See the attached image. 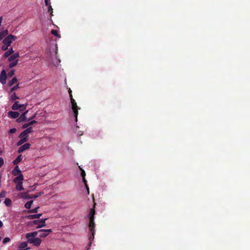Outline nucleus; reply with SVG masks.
I'll list each match as a JSON object with an SVG mask.
<instances>
[{"mask_svg": "<svg viewBox=\"0 0 250 250\" xmlns=\"http://www.w3.org/2000/svg\"><path fill=\"white\" fill-rule=\"evenodd\" d=\"M18 59L10 62V63L9 64V68H12L15 66H16L18 64Z\"/></svg>", "mask_w": 250, "mask_h": 250, "instance_id": "nucleus-23", "label": "nucleus"}, {"mask_svg": "<svg viewBox=\"0 0 250 250\" xmlns=\"http://www.w3.org/2000/svg\"><path fill=\"white\" fill-rule=\"evenodd\" d=\"M95 211L94 208H92L90 210L89 213V228H94L95 224L94 222V216L95 215Z\"/></svg>", "mask_w": 250, "mask_h": 250, "instance_id": "nucleus-4", "label": "nucleus"}, {"mask_svg": "<svg viewBox=\"0 0 250 250\" xmlns=\"http://www.w3.org/2000/svg\"><path fill=\"white\" fill-rule=\"evenodd\" d=\"M20 197L23 199H29L32 198V196L28 194V192H21L19 194Z\"/></svg>", "mask_w": 250, "mask_h": 250, "instance_id": "nucleus-13", "label": "nucleus"}, {"mask_svg": "<svg viewBox=\"0 0 250 250\" xmlns=\"http://www.w3.org/2000/svg\"><path fill=\"white\" fill-rule=\"evenodd\" d=\"M38 232L41 233L39 235L41 237H45L48 235V233L51 232V229H40Z\"/></svg>", "mask_w": 250, "mask_h": 250, "instance_id": "nucleus-9", "label": "nucleus"}, {"mask_svg": "<svg viewBox=\"0 0 250 250\" xmlns=\"http://www.w3.org/2000/svg\"><path fill=\"white\" fill-rule=\"evenodd\" d=\"M19 84H17L16 85L13 86L11 88L10 91L12 92V91H15V90H17V89H18L19 88Z\"/></svg>", "mask_w": 250, "mask_h": 250, "instance_id": "nucleus-35", "label": "nucleus"}, {"mask_svg": "<svg viewBox=\"0 0 250 250\" xmlns=\"http://www.w3.org/2000/svg\"><path fill=\"white\" fill-rule=\"evenodd\" d=\"M16 189L18 191H21L24 190V188L22 186V183H20L16 185Z\"/></svg>", "mask_w": 250, "mask_h": 250, "instance_id": "nucleus-25", "label": "nucleus"}, {"mask_svg": "<svg viewBox=\"0 0 250 250\" xmlns=\"http://www.w3.org/2000/svg\"><path fill=\"white\" fill-rule=\"evenodd\" d=\"M27 104H20L19 102H16L12 105V109L13 110L19 109L20 111H23L26 109Z\"/></svg>", "mask_w": 250, "mask_h": 250, "instance_id": "nucleus-3", "label": "nucleus"}, {"mask_svg": "<svg viewBox=\"0 0 250 250\" xmlns=\"http://www.w3.org/2000/svg\"><path fill=\"white\" fill-rule=\"evenodd\" d=\"M16 39V37L12 35H10L3 40V43L10 46L12 42Z\"/></svg>", "mask_w": 250, "mask_h": 250, "instance_id": "nucleus-5", "label": "nucleus"}, {"mask_svg": "<svg viewBox=\"0 0 250 250\" xmlns=\"http://www.w3.org/2000/svg\"><path fill=\"white\" fill-rule=\"evenodd\" d=\"M21 171L18 166H16L13 171V174L14 175H18L21 173Z\"/></svg>", "mask_w": 250, "mask_h": 250, "instance_id": "nucleus-22", "label": "nucleus"}, {"mask_svg": "<svg viewBox=\"0 0 250 250\" xmlns=\"http://www.w3.org/2000/svg\"><path fill=\"white\" fill-rule=\"evenodd\" d=\"M52 10H53V9H52L51 6L50 5H49V7H48V12L52 13Z\"/></svg>", "mask_w": 250, "mask_h": 250, "instance_id": "nucleus-44", "label": "nucleus"}, {"mask_svg": "<svg viewBox=\"0 0 250 250\" xmlns=\"http://www.w3.org/2000/svg\"><path fill=\"white\" fill-rule=\"evenodd\" d=\"M18 80L17 79L16 77H14L10 82L9 83V85L12 86L14 83H16L17 82Z\"/></svg>", "mask_w": 250, "mask_h": 250, "instance_id": "nucleus-26", "label": "nucleus"}, {"mask_svg": "<svg viewBox=\"0 0 250 250\" xmlns=\"http://www.w3.org/2000/svg\"><path fill=\"white\" fill-rule=\"evenodd\" d=\"M33 201L32 200L27 202L24 205L25 208L27 209L30 208L31 207L32 204H33Z\"/></svg>", "mask_w": 250, "mask_h": 250, "instance_id": "nucleus-27", "label": "nucleus"}, {"mask_svg": "<svg viewBox=\"0 0 250 250\" xmlns=\"http://www.w3.org/2000/svg\"><path fill=\"white\" fill-rule=\"evenodd\" d=\"M44 1H45V5L46 6H48V0H44Z\"/></svg>", "mask_w": 250, "mask_h": 250, "instance_id": "nucleus-47", "label": "nucleus"}, {"mask_svg": "<svg viewBox=\"0 0 250 250\" xmlns=\"http://www.w3.org/2000/svg\"><path fill=\"white\" fill-rule=\"evenodd\" d=\"M6 78V72L4 70H2L0 74V83L3 84H5Z\"/></svg>", "mask_w": 250, "mask_h": 250, "instance_id": "nucleus-8", "label": "nucleus"}, {"mask_svg": "<svg viewBox=\"0 0 250 250\" xmlns=\"http://www.w3.org/2000/svg\"><path fill=\"white\" fill-rule=\"evenodd\" d=\"M28 110L25 111L24 113H23L21 116L17 119V122L18 123L22 122H25L27 120V118L26 114L28 112Z\"/></svg>", "mask_w": 250, "mask_h": 250, "instance_id": "nucleus-10", "label": "nucleus"}, {"mask_svg": "<svg viewBox=\"0 0 250 250\" xmlns=\"http://www.w3.org/2000/svg\"><path fill=\"white\" fill-rule=\"evenodd\" d=\"M31 225H33L31 223ZM37 226H38L39 225H40V223H38L37 224H36Z\"/></svg>", "mask_w": 250, "mask_h": 250, "instance_id": "nucleus-50", "label": "nucleus"}, {"mask_svg": "<svg viewBox=\"0 0 250 250\" xmlns=\"http://www.w3.org/2000/svg\"><path fill=\"white\" fill-rule=\"evenodd\" d=\"M84 184H85V187H86V189H87V193L89 194V188L88 187V186L87 185L86 183H84Z\"/></svg>", "mask_w": 250, "mask_h": 250, "instance_id": "nucleus-43", "label": "nucleus"}, {"mask_svg": "<svg viewBox=\"0 0 250 250\" xmlns=\"http://www.w3.org/2000/svg\"><path fill=\"white\" fill-rule=\"evenodd\" d=\"M23 180V176L21 174L19 176L16 177L14 179V182L16 184L22 183V181Z\"/></svg>", "mask_w": 250, "mask_h": 250, "instance_id": "nucleus-14", "label": "nucleus"}, {"mask_svg": "<svg viewBox=\"0 0 250 250\" xmlns=\"http://www.w3.org/2000/svg\"><path fill=\"white\" fill-rule=\"evenodd\" d=\"M43 194V192H40L39 193H37L34 195H31L32 196V198H37L38 197L41 196Z\"/></svg>", "mask_w": 250, "mask_h": 250, "instance_id": "nucleus-32", "label": "nucleus"}, {"mask_svg": "<svg viewBox=\"0 0 250 250\" xmlns=\"http://www.w3.org/2000/svg\"><path fill=\"white\" fill-rule=\"evenodd\" d=\"M21 139L19 140L17 143V146H20L21 145L24 143L27 142L28 141V138L25 137V138H21Z\"/></svg>", "mask_w": 250, "mask_h": 250, "instance_id": "nucleus-20", "label": "nucleus"}, {"mask_svg": "<svg viewBox=\"0 0 250 250\" xmlns=\"http://www.w3.org/2000/svg\"><path fill=\"white\" fill-rule=\"evenodd\" d=\"M5 192L4 191H1L0 193V198H3L5 197Z\"/></svg>", "mask_w": 250, "mask_h": 250, "instance_id": "nucleus-40", "label": "nucleus"}, {"mask_svg": "<svg viewBox=\"0 0 250 250\" xmlns=\"http://www.w3.org/2000/svg\"><path fill=\"white\" fill-rule=\"evenodd\" d=\"M69 92L70 96L71 97V104H72V110H73V112L74 113V115H75V120L77 122V116H78V108L77 104H76L75 100L73 99V98H72V94H71V91L70 89H69Z\"/></svg>", "mask_w": 250, "mask_h": 250, "instance_id": "nucleus-1", "label": "nucleus"}, {"mask_svg": "<svg viewBox=\"0 0 250 250\" xmlns=\"http://www.w3.org/2000/svg\"><path fill=\"white\" fill-rule=\"evenodd\" d=\"M19 113L17 111H10L8 112V116L12 119H16L19 116Z\"/></svg>", "mask_w": 250, "mask_h": 250, "instance_id": "nucleus-12", "label": "nucleus"}, {"mask_svg": "<svg viewBox=\"0 0 250 250\" xmlns=\"http://www.w3.org/2000/svg\"><path fill=\"white\" fill-rule=\"evenodd\" d=\"M10 241V239L9 237H5L3 240V243L5 244L9 242Z\"/></svg>", "mask_w": 250, "mask_h": 250, "instance_id": "nucleus-36", "label": "nucleus"}, {"mask_svg": "<svg viewBox=\"0 0 250 250\" xmlns=\"http://www.w3.org/2000/svg\"><path fill=\"white\" fill-rule=\"evenodd\" d=\"M8 32L7 30H2L0 32V41L7 35H8Z\"/></svg>", "mask_w": 250, "mask_h": 250, "instance_id": "nucleus-21", "label": "nucleus"}, {"mask_svg": "<svg viewBox=\"0 0 250 250\" xmlns=\"http://www.w3.org/2000/svg\"><path fill=\"white\" fill-rule=\"evenodd\" d=\"M12 202L10 199L6 198L4 201V204L7 206H10L11 205Z\"/></svg>", "mask_w": 250, "mask_h": 250, "instance_id": "nucleus-30", "label": "nucleus"}, {"mask_svg": "<svg viewBox=\"0 0 250 250\" xmlns=\"http://www.w3.org/2000/svg\"><path fill=\"white\" fill-rule=\"evenodd\" d=\"M14 72H15L14 70H12V71H11V72L8 74L9 76L10 77H12V76L14 74Z\"/></svg>", "mask_w": 250, "mask_h": 250, "instance_id": "nucleus-42", "label": "nucleus"}, {"mask_svg": "<svg viewBox=\"0 0 250 250\" xmlns=\"http://www.w3.org/2000/svg\"><path fill=\"white\" fill-rule=\"evenodd\" d=\"M38 234V231H34L32 232L26 233L25 235V237L27 239V243L32 244L35 239L36 238V236H37Z\"/></svg>", "mask_w": 250, "mask_h": 250, "instance_id": "nucleus-2", "label": "nucleus"}, {"mask_svg": "<svg viewBox=\"0 0 250 250\" xmlns=\"http://www.w3.org/2000/svg\"><path fill=\"white\" fill-rule=\"evenodd\" d=\"M20 57L19 53L18 52L16 53L13 55H11L8 59L9 62H11L18 59Z\"/></svg>", "mask_w": 250, "mask_h": 250, "instance_id": "nucleus-15", "label": "nucleus"}, {"mask_svg": "<svg viewBox=\"0 0 250 250\" xmlns=\"http://www.w3.org/2000/svg\"><path fill=\"white\" fill-rule=\"evenodd\" d=\"M16 131V128H12L10 130H9V132L10 133H14Z\"/></svg>", "mask_w": 250, "mask_h": 250, "instance_id": "nucleus-41", "label": "nucleus"}, {"mask_svg": "<svg viewBox=\"0 0 250 250\" xmlns=\"http://www.w3.org/2000/svg\"><path fill=\"white\" fill-rule=\"evenodd\" d=\"M81 176L83 177V182L84 183H86V181L85 179V171H84V170L82 169V168H81Z\"/></svg>", "mask_w": 250, "mask_h": 250, "instance_id": "nucleus-29", "label": "nucleus"}, {"mask_svg": "<svg viewBox=\"0 0 250 250\" xmlns=\"http://www.w3.org/2000/svg\"><path fill=\"white\" fill-rule=\"evenodd\" d=\"M30 123H31V125H33V124H34L36 123H37V122H36V121H35V120H33V121H31L30 122Z\"/></svg>", "mask_w": 250, "mask_h": 250, "instance_id": "nucleus-46", "label": "nucleus"}, {"mask_svg": "<svg viewBox=\"0 0 250 250\" xmlns=\"http://www.w3.org/2000/svg\"><path fill=\"white\" fill-rule=\"evenodd\" d=\"M4 164V160L2 157H0V167Z\"/></svg>", "mask_w": 250, "mask_h": 250, "instance_id": "nucleus-39", "label": "nucleus"}, {"mask_svg": "<svg viewBox=\"0 0 250 250\" xmlns=\"http://www.w3.org/2000/svg\"><path fill=\"white\" fill-rule=\"evenodd\" d=\"M31 125V123H30V122H29V123H27V124H25L23 125H22V128H27V127H28L29 125Z\"/></svg>", "mask_w": 250, "mask_h": 250, "instance_id": "nucleus-38", "label": "nucleus"}, {"mask_svg": "<svg viewBox=\"0 0 250 250\" xmlns=\"http://www.w3.org/2000/svg\"><path fill=\"white\" fill-rule=\"evenodd\" d=\"M41 242H42V240L38 237H36V238L35 239V240H34L33 242H32V244L34 246L38 247L40 245V244H41Z\"/></svg>", "mask_w": 250, "mask_h": 250, "instance_id": "nucleus-19", "label": "nucleus"}, {"mask_svg": "<svg viewBox=\"0 0 250 250\" xmlns=\"http://www.w3.org/2000/svg\"><path fill=\"white\" fill-rule=\"evenodd\" d=\"M36 115V114H34L33 116H32L30 119H29L28 120V121H31V120H32L33 119H34V118L35 117Z\"/></svg>", "mask_w": 250, "mask_h": 250, "instance_id": "nucleus-45", "label": "nucleus"}, {"mask_svg": "<svg viewBox=\"0 0 250 250\" xmlns=\"http://www.w3.org/2000/svg\"><path fill=\"white\" fill-rule=\"evenodd\" d=\"M39 208V207H37L34 209H30L28 211V213H36L38 211V209Z\"/></svg>", "mask_w": 250, "mask_h": 250, "instance_id": "nucleus-33", "label": "nucleus"}, {"mask_svg": "<svg viewBox=\"0 0 250 250\" xmlns=\"http://www.w3.org/2000/svg\"><path fill=\"white\" fill-rule=\"evenodd\" d=\"M30 144L29 143L25 144L19 148L18 150V153H21L23 152L24 150L29 149L30 148Z\"/></svg>", "mask_w": 250, "mask_h": 250, "instance_id": "nucleus-11", "label": "nucleus"}, {"mask_svg": "<svg viewBox=\"0 0 250 250\" xmlns=\"http://www.w3.org/2000/svg\"><path fill=\"white\" fill-rule=\"evenodd\" d=\"M33 131L32 127H30L26 128L25 130L22 131L19 135L20 138H25L28 137V134L31 132H32Z\"/></svg>", "mask_w": 250, "mask_h": 250, "instance_id": "nucleus-7", "label": "nucleus"}, {"mask_svg": "<svg viewBox=\"0 0 250 250\" xmlns=\"http://www.w3.org/2000/svg\"><path fill=\"white\" fill-rule=\"evenodd\" d=\"M8 47L9 46L8 45L3 44V45L1 46V49L3 51H5L8 49Z\"/></svg>", "mask_w": 250, "mask_h": 250, "instance_id": "nucleus-37", "label": "nucleus"}, {"mask_svg": "<svg viewBox=\"0 0 250 250\" xmlns=\"http://www.w3.org/2000/svg\"><path fill=\"white\" fill-rule=\"evenodd\" d=\"M47 220L46 218L45 219H42L40 220H34L31 222V223L32 224H37L38 223H40V225L37 226L36 227L37 229H39L40 228L45 227L46 226L45 221Z\"/></svg>", "mask_w": 250, "mask_h": 250, "instance_id": "nucleus-6", "label": "nucleus"}, {"mask_svg": "<svg viewBox=\"0 0 250 250\" xmlns=\"http://www.w3.org/2000/svg\"><path fill=\"white\" fill-rule=\"evenodd\" d=\"M94 228H93L92 229V228H90V230L92 232V237H90V240H93L94 239Z\"/></svg>", "mask_w": 250, "mask_h": 250, "instance_id": "nucleus-34", "label": "nucleus"}, {"mask_svg": "<svg viewBox=\"0 0 250 250\" xmlns=\"http://www.w3.org/2000/svg\"><path fill=\"white\" fill-rule=\"evenodd\" d=\"M42 216V213L39 214H33V215H29L27 216V218L28 219H34L36 218H40L41 216Z\"/></svg>", "mask_w": 250, "mask_h": 250, "instance_id": "nucleus-16", "label": "nucleus"}, {"mask_svg": "<svg viewBox=\"0 0 250 250\" xmlns=\"http://www.w3.org/2000/svg\"><path fill=\"white\" fill-rule=\"evenodd\" d=\"M51 33L52 35H54V36H55L57 37H58V38H61V36H60V35H59V34L58 33L57 31V30H54V29L52 30H51Z\"/></svg>", "mask_w": 250, "mask_h": 250, "instance_id": "nucleus-28", "label": "nucleus"}, {"mask_svg": "<svg viewBox=\"0 0 250 250\" xmlns=\"http://www.w3.org/2000/svg\"><path fill=\"white\" fill-rule=\"evenodd\" d=\"M14 53V50L12 47L9 48L6 52H5L3 55V57L6 58L12 55Z\"/></svg>", "mask_w": 250, "mask_h": 250, "instance_id": "nucleus-18", "label": "nucleus"}, {"mask_svg": "<svg viewBox=\"0 0 250 250\" xmlns=\"http://www.w3.org/2000/svg\"><path fill=\"white\" fill-rule=\"evenodd\" d=\"M3 226L2 222L0 220V228L2 227Z\"/></svg>", "mask_w": 250, "mask_h": 250, "instance_id": "nucleus-48", "label": "nucleus"}, {"mask_svg": "<svg viewBox=\"0 0 250 250\" xmlns=\"http://www.w3.org/2000/svg\"><path fill=\"white\" fill-rule=\"evenodd\" d=\"M27 247V243L23 242L19 246V248L20 250H27L29 248L25 249Z\"/></svg>", "mask_w": 250, "mask_h": 250, "instance_id": "nucleus-17", "label": "nucleus"}, {"mask_svg": "<svg viewBox=\"0 0 250 250\" xmlns=\"http://www.w3.org/2000/svg\"><path fill=\"white\" fill-rule=\"evenodd\" d=\"M1 154H2V151H0V155H1Z\"/></svg>", "mask_w": 250, "mask_h": 250, "instance_id": "nucleus-49", "label": "nucleus"}, {"mask_svg": "<svg viewBox=\"0 0 250 250\" xmlns=\"http://www.w3.org/2000/svg\"><path fill=\"white\" fill-rule=\"evenodd\" d=\"M19 99V97L17 96L16 93L14 92L13 94L11 96L10 100L12 101H14L16 100V99Z\"/></svg>", "mask_w": 250, "mask_h": 250, "instance_id": "nucleus-31", "label": "nucleus"}, {"mask_svg": "<svg viewBox=\"0 0 250 250\" xmlns=\"http://www.w3.org/2000/svg\"><path fill=\"white\" fill-rule=\"evenodd\" d=\"M22 157L21 155H19L17 158L13 161V163L15 165L18 164L22 160Z\"/></svg>", "mask_w": 250, "mask_h": 250, "instance_id": "nucleus-24", "label": "nucleus"}]
</instances>
